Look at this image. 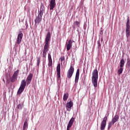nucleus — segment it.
<instances>
[{
  "mask_svg": "<svg viewBox=\"0 0 130 130\" xmlns=\"http://www.w3.org/2000/svg\"><path fill=\"white\" fill-rule=\"evenodd\" d=\"M51 35L50 32H48L46 35L45 38V44L44 46V50L43 51V57L44 58H46V54H47V52L49 50V41L50 40V37Z\"/></svg>",
  "mask_w": 130,
  "mask_h": 130,
  "instance_id": "f257e3e1",
  "label": "nucleus"
},
{
  "mask_svg": "<svg viewBox=\"0 0 130 130\" xmlns=\"http://www.w3.org/2000/svg\"><path fill=\"white\" fill-rule=\"evenodd\" d=\"M92 75V83L93 84L94 88H97V84H98V70L97 69L93 70Z\"/></svg>",
  "mask_w": 130,
  "mask_h": 130,
  "instance_id": "f03ea898",
  "label": "nucleus"
},
{
  "mask_svg": "<svg viewBox=\"0 0 130 130\" xmlns=\"http://www.w3.org/2000/svg\"><path fill=\"white\" fill-rule=\"evenodd\" d=\"M23 39V33L20 32V33L17 36V40L15 42V47H18V45L21 43L22 39Z\"/></svg>",
  "mask_w": 130,
  "mask_h": 130,
  "instance_id": "7ed1b4c3",
  "label": "nucleus"
},
{
  "mask_svg": "<svg viewBox=\"0 0 130 130\" xmlns=\"http://www.w3.org/2000/svg\"><path fill=\"white\" fill-rule=\"evenodd\" d=\"M74 71H75L74 67L71 65L70 68L67 72V78L68 79H71V78L73 77V75L74 74Z\"/></svg>",
  "mask_w": 130,
  "mask_h": 130,
  "instance_id": "20e7f679",
  "label": "nucleus"
},
{
  "mask_svg": "<svg viewBox=\"0 0 130 130\" xmlns=\"http://www.w3.org/2000/svg\"><path fill=\"white\" fill-rule=\"evenodd\" d=\"M19 72H20V71L17 70L14 73L12 78L10 79V82H11V83H14L16 81L17 79H18V74H19Z\"/></svg>",
  "mask_w": 130,
  "mask_h": 130,
  "instance_id": "39448f33",
  "label": "nucleus"
},
{
  "mask_svg": "<svg viewBox=\"0 0 130 130\" xmlns=\"http://www.w3.org/2000/svg\"><path fill=\"white\" fill-rule=\"evenodd\" d=\"M106 122H107V116H105L102 120L101 124V129L103 130L105 129V127H106Z\"/></svg>",
  "mask_w": 130,
  "mask_h": 130,
  "instance_id": "423d86ee",
  "label": "nucleus"
},
{
  "mask_svg": "<svg viewBox=\"0 0 130 130\" xmlns=\"http://www.w3.org/2000/svg\"><path fill=\"white\" fill-rule=\"evenodd\" d=\"M32 78L33 74L32 73H29L26 80L27 86H29V84L31 83V81H32Z\"/></svg>",
  "mask_w": 130,
  "mask_h": 130,
  "instance_id": "0eeeda50",
  "label": "nucleus"
},
{
  "mask_svg": "<svg viewBox=\"0 0 130 130\" xmlns=\"http://www.w3.org/2000/svg\"><path fill=\"white\" fill-rule=\"evenodd\" d=\"M55 6H56V3H55V0H50L49 4L50 10H53Z\"/></svg>",
  "mask_w": 130,
  "mask_h": 130,
  "instance_id": "6e6552de",
  "label": "nucleus"
},
{
  "mask_svg": "<svg viewBox=\"0 0 130 130\" xmlns=\"http://www.w3.org/2000/svg\"><path fill=\"white\" fill-rule=\"evenodd\" d=\"M57 81H58V80L60 79V63L58 64L57 66Z\"/></svg>",
  "mask_w": 130,
  "mask_h": 130,
  "instance_id": "1a4fd4ad",
  "label": "nucleus"
},
{
  "mask_svg": "<svg viewBox=\"0 0 130 130\" xmlns=\"http://www.w3.org/2000/svg\"><path fill=\"white\" fill-rule=\"evenodd\" d=\"M80 76V69H78L76 71V74L75 76V84H78L79 82V77Z\"/></svg>",
  "mask_w": 130,
  "mask_h": 130,
  "instance_id": "9d476101",
  "label": "nucleus"
},
{
  "mask_svg": "<svg viewBox=\"0 0 130 130\" xmlns=\"http://www.w3.org/2000/svg\"><path fill=\"white\" fill-rule=\"evenodd\" d=\"M74 121H75V118L72 117L69 121V122L67 126V130H70V128L72 127V126H73V123H74Z\"/></svg>",
  "mask_w": 130,
  "mask_h": 130,
  "instance_id": "9b49d317",
  "label": "nucleus"
},
{
  "mask_svg": "<svg viewBox=\"0 0 130 130\" xmlns=\"http://www.w3.org/2000/svg\"><path fill=\"white\" fill-rule=\"evenodd\" d=\"M72 46H73V41L72 40H70L68 41V43L67 46V50L69 51L71 48H72Z\"/></svg>",
  "mask_w": 130,
  "mask_h": 130,
  "instance_id": "f8f14e48",
  "label": "nucleus"
},
{
  "mask_svg": "<svg viewBox=\"0 0 130 130\" xmlns=\"http://www.w3.org/2000/svg\"><path fill=\"white\" fill-rule=\"evenodd\" d=\"M74 105V104H73V102L70 101L69 103H68L66 105V109L69 111L73 107V106Z\"/></svg>",
  "mask_w": 130,
  "mask_h": 130,
  "instance_id": "ddd939ff",
  "label": "nucleus"
},
{
  "mask_svg": "<svg viewBox=\"0 0 130 130\" xmlns=\"http://www.w3.org/2000/svg\"><path fill=\"white\" fill-rule=\"evenodd\" d=\"M41 21H42V17L38 15V16L35 20V24H40Z\"/></svg>",
  "mask_w": 130,
  "mask_h": 130,
  "instance_id": "4468645a",
  "label": "nucleus"
},
{
  "mask_svg": "<svg viewBox=\"0 0 130 130\" xmlns=\"http://www.w3.org/2000/svg\"><path fill=\"white\" fill-rule=\"evenodd\" d=\"M101 41V42H100ZM102 42H103V38H101V41L100 39L98 41V49H101V44H102Z\"/></svg>",
  "mask_w": 130,
  "mask_h": 130,
  "instance_id": "2eb2a0df",
  "label": "nucleus"
},
{
  "mask_svg": "<svg viewBox=\"0 0 130 130\" xmlns=\"http://www.w3.org/2000/svg\"><path fill=\"white\" fill-rule=\"evenodd\" d=\"M119 119V116L118 115H115L114 117L112 119V121L115 123Z\"/></svg>",
  "mask_w": 130,
  "mask_h": 130,
  "instance_id": "dca6fc26",
  "label": "nucleus"
},
{
  "mask_svg": "<svg viewBox=\"0 0 130 130\" xmlns=\"http://www.w3.org/2000/svg\"><path fill=\"white\" fill-rule=\"evenodd\" d=\"M24 90H25V88L22 87V86H20L18 91H17V94L18 95H20L22 93V92L24 91Z\"/></svg>",
  "mask_w": 130,
  "mask_h": 130,
  "instance_id": "f3484780",
  "label": "nucleus"
},
{
  "mask_svg": "<svg viewBox=\"0 0 130 130\" xmlns=\"http://www.w3.org/2000/svg\"><path fill=\"white\" fill-rule=\"evenodd\" d=\"M26 84L27 83L26 82V80L24 79L22 80L21 82L20 87H22V88H24L26 87Z\"/></svg>",
  "mask_w": 130,
  "mask_h": 130,
  "instance_id": "a211bd4d",
  "label": "nucleus"
},
{
  "mask_svg": "<svg viewBox=\"0 0 130 130\" xmlns=\"http://www.w3.org/2000/svg\"><path fill=\"white\" fill-rule=\"evenodd\" d=\"M68 98H69V93H64L63 96V101H67L68 100Z\"/></svg>",
  "mask_w": 130,
  "mask_h": 130,
  "instance_id": "6ab92c4d",
  "label": "nucleus"
},
{
  "mask_svg": "<svg viewBox=\"0 0 130 130\" xmlns=\"http://www.w3.org/2000/svg\"><path fill=\"white\" fill-rule=\"evenodd\" d=\"M16 106L17 109H18L19 110H22V108L23 107V105H22V104H17Z\"/></svg>",
  "mask_w": 130,
  "mask_h": 130,
  "instance_id": "aec40b11",
  "label": "nucleus"
},
{
  "mask_svg": "<svg viewBox=\"0 0 130 130\" xmlns=\"http://www.w3.org/2000/svg\"><path fill=\"white\" fill-rule=\"evenodd\" d=\"M120 68H123L124 66V60L123 59H121L120 62Z\"/></svg>",
  "mask_w": 130,
  "mask_h": 130,
  "instance_id": "412c9836",
  "label": "nucleus"
},
{
  "mask_svg": "<svg viewBox=\"0 0 130 130\" xmlns=\"http://www.w3.org/2000/svg\"><path fill=\"white\" fill-rule=\"evenodd\" d=\"M114 123H115L113 122L112 120H111V121H110L108 124V129H109V128H111V127L112 126V125H113V124H114Z\"/></svg>",
  "mask_w": 130,
  "mask_h": 130,
  "instance_id": "4be33fe9",
  "label": "nucleus"
},
{
  "mask_svg": "<svg viewBox=\"0 0 130 130\" xmlns=\"http://www.w3.org/2000/svg\"><path fill=\"white\" fill-rule=\"evenodd\" d=\"M40 11L41 12H43L44 13H45V8L44 7V5H42L40 8Z\"/></svg>",
  "mask_w": 130,
  "mask_h": 130,
  "instance_id": "5701e85b",
  "label": "nucleus"
},
{
  "mask_svg": "<svg viewBox=\"0 0 130 130\" xmlns=\"http://www.w3.org/2000/svg\"><path fill=\"white\" fill-rule=\"evenodd\" d=\"M28 128V123H24L23 130H27Z\"/></svg>",
  "mask_w": 130,
  "mask_h": 130,
  "instance_id": "b1692460",
  "label": "nucleus"
},
{
  "mask_svg": "<svg viewBox=\"0 0 130 130\" xmlns=\"http://www.w3.org/2000/svg\"><path fill=\"white\" fill-rule=\"evenodd\" d=\"M129 35H130V31L126 30V37L127 40H128V39L129 38Z\"/></svg>",
  "mask_w": 130,
  "mask_h": 130,
  "instance_id": "393cba45",
  "label": "nucleus"
},
{
  "mask_svg": "<svg viewBox=\"0 0 130 130\" xmlns=\"http://www.w3.org/2000/svg\"><path fill=\"white\" fill-rule=\"evenodd\" d=\"M122 72H123V69L122 68H120L118 70V75H121V74H122Z\"/></svg>",
  "mask_w": 130,
  "mask_h": 130,
  "instance_id": "a878e982",
  "label": "nucleus"
},
{
  "mask_svg": "<svg viewBox=\"0 0 130 130\" xmlns=\"http://www.w3.org/2000/svg\"><path fill=\"white\" fill-rule=\"evenodd\" d=\"M38 13H39L38 16H40L42 17V16H43V13H45V12H43V11H40V10L39 11Z\"/></svg>",
  "mask_w": 130,
  "mask_h": 130,
  "instance_id": "bb28decb",
  "label": "nucleus"
},
{
  "mask_svg": "<svg viewBox=\"0 0 130 130\" xmlns=\"http://www.w3.org/2000/svg\"><path fill=\"white\" fill-rule=\"evenodd\" d=\"M39 64H40V58H38L37 60V67H39Z\"/></svg>",
  "mask_w": 130,
  "mask_h": 130,
  "instance_id": "cd10ccee",
  "label": "nucleus"
},
{
  "mask_svg": "<svg viewBox=\"0 0 130 130\" xmlns=\"http://www.w3.org/2000/svg\"><path fill=\"white\" fill-rule=\"evenodd\" d=\"M48 61H52V58H51V55L48 54Z\"/></svg>",
  "mask_w": 130,
  "mask_h": 130,
  "instance_id": "c85d7f7f",
  "label": "nucleus"
},
{
  "mask_svg": "<svg viewBox=\"0 0 130 130\" xmlns=\"http://www.w3.org/2000/svg\"><path fill=\"white\" fill-rule=\"evenodd\" d=\"M127 64L128 68H129V67H130V59L128 57L127 58Z\"/></svg>",
  "mask_w": 130,
  "mask_h": 130,
  "instance_id": "c756f323",
  "label": "nucleus"
},
{
  "mask_svg": "<svg viewBox=\"0 0 130 130\" xmlns=\"http://www.w3.org/2000/svg\"><path fill=\"white\" fill-rule=\"evenodd\" d=\"M130 26L129 25V19L128 18L127 20V21L126 22V27Z\"/></svg>",
  "mask_w": 130,
  "mask_h": 130,
  "instance_id": "7c9ffc66",
  "label": "nucleus"
},
{
  "mask_svg": "<svg viewBox=\"0 0 130 130\" xmlns=\"http://www.w3.org/2000/svg\"><path fill=\"white\" fill-rule=\"evenodd\" d=\"M64 59H65L64 56H63L62 57H60L59 59L60 61L61 62H62V61H63V60H64Z\"/></svg>",
  "mask_w": 130,
  "mask_h": 130,
  "instance_id": "2f4dec72",
  "label": "nucleus"
},
{
  "mask_svg": "<svg viewBox=\"0 0 130 130\" xmlns=\"http://www.w3.org/2000/svg\"><path fill=\"white\" fill-rule=\"evenodd\" d=\"M48 67H52V61H48Z\"/></svg>",
  "mask_w": 130,
  "mask_h": 130,
  "instance_id": "473e14b6",
  "label": "nucleus"
},
{
  "mask_svg": "<svg viewBox=\"0 0 130 130\" xmlns=\"http://www.w3.org/2000/svg\"><path fill=\"white\" fill-rule=\"evenodd\" d=\"M75 23L76 25H77V26H78V27H80V22H79L78 21H76Z\"/></svg>",
  "mask_w": 130,
  "mask_h": 130,
  "instance_id": "72a5a7b5",
  "label": "nucleus"
},
{
  "mask_svg": "<svg viewBox=\"0 0 130 130\" xmlns=\"http://www.w3.org/2000/svg\"><path fill=\"white\" fill-rule=\"evenodd\" d=\"M28 121H29V118H26L24 123H28Z\"/></svg>",
  "mask_w": 130,
  "mask_h": 130,
  "instance_id": "f704fd0d",
  "label": "nucleus"
},
{
  "mask_svg": "<svg viewBox=\"0 0 130 130\" xmlns=\"http://www.w3.org/2000/svg\"><path fill=\"white\" fill-rule=\"evenodd\" d=\"M125 31H130V26H126Z\"/></svg>",
  "mask_w": 130,
  "mask_h": 130,
  "instance_id": "c9c22d12",
  "label": "nucleus"
},
{
  "mask_svg": "<svg viewBox=\"0 0 130 130\" xmlns=\"http://www.w3.org/2000/svg\"><path fill=\"white\" fill-rule=\"evenodd\" d=\"M25 29H26V30H27V28H28V23H27V21H25Z\"/></svg>",
  "mask_w": 130,
  "mask_h": 130,
  "instance_id": "e433bc0d",
  "label": "nucleus"
},
{
  "mask_svg": "<svg viewBox=\"0 0 130 130\" xmlns=\"http://www.w3.org/2000/svg\"><path fill=\"white\" fill-rule=\"evenodd\" d=\"M101 31H100V34H101V35H102V34H103V32H102V28H101Z\"/></svg>",
  "mask_w": 130,
  "mask_h": 130,
  "instance_id": "4c0bfd02",
  "label": "nucleus"
},
{
  "mask_svg": "<svg viewBox=\"0 0 130 130\" xmlns=\"http://www.w3.org/2000/svg\"><path fill=\"white\" fill-rule=\"evenodd\" d=\"M3 81H4V82H5V80H3Z\"/></svg>",
  "mask_w": 130,
  "mask_h": 130,
  "instance_id": "58836bf2",
  "label": "nucleus"
},
{
  "mask_svg": "<svg viewBox=\"0 0 130 130\" xmlns=\"http://www.w3.org/2000/svg\"><path fill=\"white\" fill-rule=\"evenodd\" d=\"M3 81H4V82H5V80H3Z\"/></svg>",
  "mask_w": 130,
  "mask_h": 130,
  "instance_id": "ea45409f",
  "label": "nucleus"
},
{
  "mask_svg": "<svg viewBox=\"0 0 130 130\" xmlns=\"http://www.w3.org/2000/svg\"><path fill=\"white\" fill-rule=\"evenodd\" d=\"M3 81H4V82H5V80H3Z\"/></svg>",
  "mask_w": 130,
  "mask_h": 130,
  "instance_id": "a19ab883",
  "label": "nucleus"
},
{
  "mask_svg": "<svg viewBox=\"0 0 130 130\" xmlns=\"http://www.w3.org/2000/svg\"><path fill=\"white\" fill-rule=\"evenodd\" d=\"M17 115H19V114H17Z\"/></svg>",
  "mask_w": 130,
  "mask_h": 130,
  "instance_id": "79ce46f5",
  "label": "nucleus"
}]
</instances>
